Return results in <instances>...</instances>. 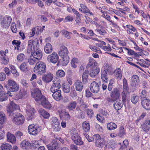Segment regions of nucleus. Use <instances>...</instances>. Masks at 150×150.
I'll list each match as a JSON object with an SVG mask.
<instances>
[{"label": "nucleus", "mask_w": 150, "mask_h": 150, "mask_svg": "<svg viewBox=\"0 0 150 150\" xmlns=\"http://www.w3.org/2000/svg\"><path fill=\"white\" fill-rule=\"evenodd\" d=\"M69 51L67 47L64 45H62L60 47L58 54L62 57V62L63 66L67 65L69 62V58L68 56Z\"/></svg>", "instance_id": "1"}, {"label": "nucleus", "mask_w": 150, "mask_h": 150, "mask_svg": "<svg viewBox=\"0 0 150 150\" xmlns=\"http://www.w3.org/2000/svg\"><path fill=\"white\" fill-rule=\"evenodd\" d=\"M9 115L11 116L12 122L15 124L19 125L23 123L25 120L24 117L21 113L15 112Z\"/></svg>", "instance_id": "2"}, {"label": "nucleus", "mask_w": 150, "mask_h": 150, "mask_svg": "<svg viewBox=\"0 0 150 150\" xmlns=\"http://www.w3.org/2000/svg\"><path fill=\"white\" fill-rule=\"evenodd\" d=\"M39 45L38 40L37 39L34 40H29L28 42L27 52L31 53L32 55L38 48L37 47Z\"/></svg>", "instance_id": "3"}, {"label": "nucleus", "mask_w": 150, "mask_h": 150, "mask_svg": "<svg viewBox=\"0 0 150 150\" xmlns=\"http://www.w3.org/2000/svg\"><path fill=\"white\" fill-rule=\"evenodd\" d=\"M46 66L42 62H37L34 69V71L37 74L42 75L46 72Z\"/></svg>", "instance_id": "4"}, {"label": "nucleus", "mask_w": 150, "mask_h": 150, "mask_svg": "<svg viewBox=\"0 0 150 150\" xmlns=\"http://www.w3.org/2000/svg\"><path fill=\"white\" fill-rule=\"evenodd\" d=\"M6 87L8 90L13 92L17 91L19 89V85L13 80L9 79L6 85Z\"/></svg>", "instance_id": "5"}, {"label": "nucleus", "mask_w": 150, "mask_h": 150, "mask_svg": "<svg viewBox=\"0 0 150 150\" xmlns=\"http://www.w3.org/2000/svg\"><path fill=\"white\" fill-rule=\"evenodd\" d=\"M41 127L37 124H32L28 127V132L30 134L35 135L40 131Z\"/></svg>", "instance_id": "6"}, {"label": "nucleus", "mask_w": 150, "mask_h": 150, "mask_svg": "<svg viewBox=\"0 0 150 150\" xmlns=\"http://www.w3.org/2000/svg\"><path fill=\"white\" fill-rule=\"evenodd\" d=\"M31 95L38 103L40 101L43 97H45L42 95L41 91L38 88H36L33 91L31 92Z\"/></svg>", "instance_id": "7"}, {"label": "nucleus", "mask_w": 150, "mask_h": 150, "mask_svg": "<svg viewBox=\"0 0 150 150\" xmlns=\"http://www.w3.org/2000/svg\"><path fill=\"white\" fill-rule=\"evenodd\" d=\"M61 82L60 79L57 78L53 81V83L50 88L51 92L57 91V90L60 91L59 89L61 87Z\"/></svg>", "instance_id": "8"}, {"label": "nucleus", "mask_w": 150, "mask_h": 150, "mask_svg": "<svg viewBox=\"0 0 150 150\" xmlns=\"http://www.w3.org/2000/svg\"><path fill=\"white\" fill-rule=\"evenodd\" d=\"M71 139L74 143L77 145H81L83 143L80 135L76 132L73 134Z\"/></svg>", "instance_id": "9"}, {"label": "nucleus", "mask_w": 150, "mask_h": 150, "mask_svg": "<svg viewBox=\"0 0 150 150\" xmlns=\"http://www.w3.org/2000/svg\"><path fill=\"white\" fill-rule=\"evenodd\" d=\"M35 110L34 108L29 105H28L26 108L27 117L28 120L32 119L34 117Z\"/></svg>", "instance_id": "10"}, {"label": "nucleus", "mask_w": 150, "mask_h": 150, "mask_svg": "<svg viewBox=\"0 0 150 150\" xmlns=\"http://www.w3.org/2000/svg\"><path fill=\"white\" fill-rule=\"evenodd\" d=\"M12 20L11 17L10 16H6L3 18L1 24V27L5 29L7 28L10 25Z\"/></svg>", "instance_id": "11"}, {"label": "nucleus", "mask_w": 150, "mask_h": 150, "mask_svg": "<svg viewBox=\"0 0 150 150\" xmlns=\"http://www.w3.org/2000/svg\"><path fill=\"white\" fill-rule=\"evenodd\" d=\"M18 108V106L13 101H11L10 105L7 107V111L9 115H12L15 113V110L17 109Z\"/></svg>", "instance_id": "12"}, {"label": "nucleus", "mask_w": 150, "mask_h": 150, "mask_svg": "<svg viewBox=\"0 0 150 150\" xmlns=\"http://www.w3.org/2000/svg\"><path fill=\"white\" fill-rule=\"evenodd\" d=\"M51 123L53 129L55 131L57 132L60 130V125L57 118L56 117H53L51 119Z\"/></svg>", "instance_id": "13"}, {"label": "nucleus", "mask_w": 150, "mask_h": 150, "mask_svg": "<svg viewBox=\"0 0 150 150\" xmlns=\"http://www.w3.org/2000/svg\"><path fill=\"white\" fill-rule=\"evenodd\" d=\"M95 138L96 146L98 147H103L105 145L106 142L104 139L101 138L100 135L98 134Z\"/></svg>", "instance_id": "14"}, {"label": "nucleus", "mask_w": 150, "mask_h": 150, "mask_svg": "<svg viewBox=\"0 0 150 150\" xmlns=\"http://www.w3.org/2000/svg\"><path fill=\"white\" fill-rule=\"evenodd\" d=\"M140 81L138 76L133 75L131 78V86L134 91L136 90L138 86Z\"/></svg>", "instance_id": "15"}, {"label": "nucleus", "mask_w": 150, "mask_h": 150, "mask_svg": "<svg viewBox=\"0 0 150 150\" xmlns=\"http://www.w3.org/2000/svg\"><path fill=\"white\" fill-rule=\"evenodd\" d=\"M89 88L91 92L95 93H98L100 90L99 84L95 81H93L91 83Z\"/></svg>", "instance_id": "16"}, {"label": "nucleus", "mask_w": 150, "mask_h": 150, "mask_svg": "<svg viewBox=\"0 0 150 150\" xmlns=\"http://www.w3.org/2000/svg\"><path fill=\"white\" fill-rule=\"evenodd\" d=\"M110 96L116 100H118L120 96V89L116 88H114L110 93Z\"/></svg>", "instance_id": "17"}, {"label": "nucleus", "mask_w": 150, "mask_h": 150, "mask_svg": "<svg viewBox=\"0 0 150 150\" xmlns=\"http://www.w3.org/2000/svg\"><path fill=\"white\" fill-rule=\"evenodd\" d=\"M48 150H57L59 148V143L57 139L53 140L52 142L47 145Z\"/></svg>", "instance_id": "18"}, {"label": "nucleus", "mask_w": 150, "mask_h": 150, "mask_svg": "<svg viewBox=\"0 0 150 150\" xmlns=\"http://www.w3.org/2000/svg\"><path fill=\"white\" fill-rule=\"evenodd\" d=\"M141 105L143 108L146 110H150V100L146 98H142Z\"/></svg>", "instance_id": "19"}, {"label": "nucleus", "mask_w": 150, "mask_h": 150, "mask_svg": "<svg viewBox=\"0 0 150 150\" xmlns=\"http://www.w3.org/2000/svg\"><path fill=\"white\" fill-rule=\"evenodd\" d=\"M0 59L1 63L4 65L7 64L9 62V59L3 50L0 51Z\"/></svg>", "instance_id": "20"}, {"label": "nucleus", "mask_w": 150, "mask_h": 150, "mask_svg": "<svg viewBox=\"0 0 150 150\" xmlns=\"http://www.w3.org/2000/svg\"><path fill=\"white\" fill-rule=\"evenodd\" d=\"M54 92H51L53 98L56 101H59L62 99L63 96L61 94V91H58Z\"/></svg>", "instance_id": "21"}, {"label": "nucleus", "mask_w": 150, "mask_h": 150, "mask_svg": "<svg viewBox=\"0 0 150 150\" xmlns=\"http://www.w3.org/2000/svg\"><path fill=\"white\" fill-rule=\"evenodd\" d=\"M59 57L58 54L55 52H53L47 57L48 60L53 63H56L57 62Z\"/></svg>", "instance_id": "22"}, {"label": "nucleus", "mask_w": 150, "mask_h": 150, "mask_svg": "<svg viewBox=\"0 0 150 150\" xmlns=\"http://www.w3.org/2000/svg\"><path fill=\"white\" fill-rule=\"evenodd\" d=\"M74 86L76 91L81 92L84 89V86L82 82L79 80H76L74 83Z\"/></svg>", "instance_id": "23"}, {"label": "nucleus", "mask_w": 150, "mask_h": 150, "mask_svg": "<svg viewBox=\"0 0 150 150\" xmlns=\"http://www.w3.org/2000/svg\"><path fill=\"white\" fill-rule=\"evenodd\" d=\"M31 55L36 59L40 60L42 57V52L41 50L37 48V50H35Z\"/></svg>", "instance_id": "24"}, {"label": "nucleus", "mask_w": 150, "mask_h": 150, "mask_svg": "<svg viewBox=\"0 0 150 150\" xmlns=\"http://www.w3.org/2000/svg\"><path fill=\"white\" fill-rule=\"evenodd\" d=\"M41 105L45 108L49 109L51 107V105L48 101L46 99L45 97L42 98L40 101Z\"/></svg>", "instance_id": "25"}, {"label": "nucleus", "mask_w": 150, "mask_h": 150, "mask_svg": "<svg viewBox=\"0 0 150 150\" xmlns=\"http://www.w3.org/2000/svg\"><path fill=\"white\" fill-rule=\"evenodd\" d=\"M80 5L81 8H82L83 10L82 12L83 13L87 15H88L89 14L91 16H93L94 15L93 13L91 12L90 10L85 4H81Z\"/></svg>", "instance_id": "26"}, {"label": "nucleus", "mask_w": 150, "mask_h": 150, "mask_svg": "<svg viewBox=\"0 0 150 150\" xmlns=\"http://www.w3.org/2000/svg\"><path fill=\"white\" fill-rule=\"evenodd\" d=\"M52 75L50 73H47L42 76V79L44 82L49 83L52 81Z\"/></svg>", "instance_id": "27"}, {"label": "nucleus", "mask_w": 150, "mask_h": 150, "mask_svg": "<svg viewBox=\"0 0 150 150\" xmlns=\"http://www.w3.org/2000/svg\"><path fill=\"white\" fill-rule=\"evenodd\" d=\"M7 139L8 142L12 144L15 143L16 141V139L15 136L10 132H8L6 135Z\"/></svg>", "instance_id": "28"}, {"label": "nucleus", "mask_w": 150, "mask_h": 150, "mask_svg": "<svg viewBox=\"0 0 150 150\" xmlns=\"http://www.w3.org/2000/svg\"><path fill=\"white\" fill-rule=\"evenodd\" d=\"M19 68L22 71L25 73L28 72L29 70L28 64L27 62H24L22 63L20 65Z\"/></svg>", "instance_id": "29"}, {"label": "nucleus", "mask_w": 150, "mask_h": 150, "mask_svg": "<svg viewBox=\"0 0 150 150\" xmlns=\"http://www.w3.org/2000/svg\"><path fill=\"white\" fill-rule=\"evenodd\" d=\"M100 71V69L98 67H96L90 70L89 75L92 77H94L97 75Z\"/></svg>", "instance_id": "30"}, {"label": "nucleus", "mask_w": 150, "mask_h": 150, "mask_svg": "<svg viewBox=\"0 0 150 150\" xmlns=\"http://www.w3.org/2000/svg\"><path fill=\"white\" fill-rule=\"evenodd\" d=\"M38 111L40 115L45 119L48 118L50 116L49 113L44 109H40Z\"/></svg>", "instance_id": "31"}, {"label": "nucleus", "mask_w": 150, "mask_h": 150, "mask_svg": "<svg viewBox=\"0 0 150 150\" xmlns=\"http://www.w3.org/2000/svg\"><path fill=\"white\" fill-rule=\"evenodd\" d=\"M77 105V103L75 101H71L70 102L68 105L66 107L67 109H68L69 111L73 110L76 107Z\"/></svg>", "instance_id": "32"}, {"label": "nucleus", "mask_w": 150, "mask_h": 150, "mask_svg": "<svg viewBox=\"0 0 150 150\" xmlns=\"http://www.w3.org/2000/svg\"><path fill=\"white\" fill-rule=\"evenodd\" d=\"M44 50L47 54L51 52L52 51V47L51 44L49 43H47L45 46Z\"/></svg>", "instance_id": "33"}, {"label": "nucleus", "mask_w": 150, "mask_h": 150, "mask_svg": "<svg viewBox=\"0 0 150 150\" xmlns=\"http://www.w3.org/2000/svg\"><path fill=\"white\" fill-rule=\"evenodd\" d=\"M41 30H42L41 26H38L33 28L32 30V33L31 34L32 36H34L35 34L36 35H38L41 33Z\"/></svg>", "instance_id": "34"}, {"label": "nucleus", "mask_w": 150, "mask_h": 150, "mask_svg": "<svg viewBox=\"0 0 150 150\" xmlns=\"http://www.w3.org/2000/svg\"><path fill=\"white\" fill-rule=\"evenodd\" d=\"M114 73L115 76L117 77V78L118 80L121 79L122 77V74L120 69L118 68L116 69Z\"/></svg>", "instance_id": "35"}, {"label": "nucleus", "mask_w": 150, "mask_h": 150, "mask_svg": "<svg viewBox=\"0 0 150 150\" xmlns=\"http://www.w3.org/2000/svg\"><path fill=\"white\" fill-rule=\"evenodd\" d=\"M102 71H105L106 73H108L109 75L112 74L113 73L111 66L108 64L105 65L104 67V69Z\"/></svg>", "instance_id": "36"}, {"label": "nucleus", "mask_w": 150, "mask_h": 150, "mask_svg": "<svg viewBox=\"0 0 150 150\" xmlns=\"http://www.w3.org/2000/svg\"><path fill=\"white\" fill-rule=\"evenodd\" d=\"M101 77L102 80L105 82L106 83H107L108 81V73H106L105 71H102L101 72Z\"/></svg>", "instance_id": "37"}, {"label": "nucleus", "mask_w": 150, "mask_h": 150, "mask_svg": "<svg viewBox=\"0 0 150 150\" xmlns=\"http://www.w3.org/2000/svg\"><path fill=\"white\" fill-rule=\"evenodd\" d=\"M139 96L135 94H133L131 95L130 100L134 104H136L138 101Z\"/></svg>", "instance_id": "38"}, {"label": "nucleus", "mask_w": 150, "mask_h": 150, "mask_svg": "<svg viewBox=\"0 0 150 150\" xmlns=\"http://www.w3.org/2000/svg\"><path fill=\"white\" fill-rule=\"evenodd\" d=\"M141 126L143 129L146 132H147L150 128V125L147 121L142 124Z\"/></svg>", "instance_id": "39"}, {"label": "nucleus", "mask_w": 150, "mask_h": 150, "mask_svg": "<svg viewBox=\"0 0 150 150\" xmlns=\"http://www.w3.org/2000/svg\"><path fill=\"white\" fill-rule=\"evenodd\" d=\"M126 134V131L124 127L122 126H121L119 128V132L118 134V135L120 137H123Z\"/></svg>", "instance_id": "40"}, {"label": "nucleus", "mask_w": 150, "mask_h": 150, "mask_svg": "<svg viewBox=\"0 0 150 150\" xmlns=\"http://www.w3.org/2000/svg\"><path fill=\"white\" fill-rule=\"evenodd\" d=\"M89 71L87 70H85L82 76V81L85 83L87 82V79L88 77Z\"/></svg>", "instance_id": "41"}, {"label": "nucleus", "mask_w": 150, "mask_h": 150, "mask_svg": "<svg viewBox=\"0 0 150 150\" xmlns=\"http://www.w3.org/2000/svg\"><path fill=\"white\" fill-rule=\"evenodd\" d=\"M30 144L31 143H30V142L27 140H24L23 141V142L21 143V146L23 149H26L29 146H31Z\"/></svg>", "instance_id": "42"}, {"label": "nucleus", "mask_w": 150, "mask_h": 150, "mask_svg": "<svg viewBox=\"0 0 150 150\" xmlns=\"http://www.w3.org/2000/svg\"><path fill=\"white\" fill-rule=\"evenodd\" d=\"M1 148L2 150H10L12 148V146L10 144L5 143L2 144Z\"/></svg>", "instance_id": "43"}, {"label": "nucleus", "mask_w": 150, "mask_h": 150, "mask_svg": "<svg viewBox=\"0 0 150 150\" xmlns=\"http://www.w3.org/2000/svg\"><path fill=\"white\" fill-rule=\"evenodd\" d=\"M107 127L109 130H113L117 128V125L114 123L110 122L107 124Z\"/></svg>", "instance_id": "44"}, {"label": "nucleus", "mask_w": 150, "mask_h": 150, "mask_svg": "<svg viewBox=\"0 0 150 150\" xmlns=\"http://www.w3.org/2000/svg\"><path fill=\"white\" fill-rule=\"evenodd\" d=\"M123 104L119 102H117L113 104V107L116 110H119L122 107Z\"/></svg>", "instance_id": "45"}, {"label": "nucleus", "mask_w": 150, "mask_h": 150, "mask_svg": "<svg viewBox=\"0 0 150 150\" xmlns=\"http://www.w3.org/2000/svg\"><path fill=\"white\" fill-rule=\"evenodd\" d=\"M78 64V60L77 58H74L72 59L71 64V67L74 68H76Z\"/></svg>", "instance_id": "46"}, {"label": "nucleus", "mask_w": 150, "mask_h": 150, "mask_svg": "<svg viewBox=\"0 0 150 150\" xmlns=\"http://www.w3.org/2000/svg\"><path fill=\"white\" fill-rule=\"evenodd\" d=\"M6 117L2 112H0V124H3L6 120Z\"/></svg>", "instance_id": "47"}, {"label": "nucleus", "mask_w": 150, "mask_h": 150, "mask_svg": "<svg viewBox=\"0 0 150 150\" xmlns=\"http://www.w3.org/2000/svg\"><path fill=\"white\" fill-rule=\"evenodd\" d=\"M83 112L82 110L78 111H76L75 112L76 117L78 118L80 117L83 119L84 118V116L83 115Z\"/></svg>", "instance_id": "48"}, {"label": "nucleus", "mask_w": 150, "mask_h": 150, "mask_svg": "<svg viewBox=\"0 0 150 150\" xmlns=\"http://www.w3.org/2000/svg\"><path fill=\"white\" fill-rule=\"evenodd\" d=\"M26 92L22 89L21 90L18 94V98L20 99H23L26 96Z\"/></svg>", "instance_id": "49"}, {"label": "nucleus", "mask_w": 150, "mask_h": 150, "mask_svg": "<svg viewBox=\"0 0 150 150\" xmlns=\"http://www.w3.org/2000/svg\"><path fill=\"white\" fill-rule=\"evenodd\" d=\"M82 126L85 132H87L90 130V127L89 123H87L86 122H84L82 124Z\"/></svg>", "instance_id": "50"}, {"label": "nucleus", "mask_w": 150, "mask_h": 150, "mask_svg": "<svg viewBox=\"0 0 150 150\" xmlns=\"http://www.w3.org/2000/svg\"><path fill=\"white\" fill-rule=\"evenodd\" d=\"M127 93L124 91H123L121 93L122 102L123 104L125 105H126V100H127Z\"/></svg>", "instance_id": "51"}, {"label": "nucleus", "mask_w": 150, "mask_h": 150, "mask_svg": "<svg viewBox=\"0 0 150 150\" xmlns=\"http://www.w3.org/2000/svg\"><path fill=\"white\" fill-rule=\"evenodd\" d=\"M62 32L64 37L68 39H70V34H72L71 33L65 30H63Z\"/></svg>", "instance_id": "52"}, {"label": "nucleus", "mask_w": 150, "mask_h": 150, "mask_svg": "<svg viewBox=\"0 0 150 150\" xmlns=\"http://www.w3.org/2000/svg\"><path fill=\"white\" fill-rule=\"evenodd\" d=\"M57 76L59 77H62L64 76L65 73L62 70H59L56 72Z\"/></svg>", "instance_id": "53"}, {"label": "nucleus", "mask_w": 150, "mask_h": 150, "mask_svg": "<svg viewBox=\"0 0 150 150\" xmlns=\"http://www.w3.org/2000/svg\"><path fill=\"white\" fill-rule=\"evenodd\" d=\"M63 91L65 93H67L70 91V87L69 84H64L63 86Z\"/></svg>", "instance_id": "54"}, {"label": "nucleus", "mask_w": 150, "mask_h": 150, "mask_svg": "<svg viewBox=\"0 0 150 150\" xmlns=\"http://www.w3.org/2000/svg\"><path fill=\"white\" fill-rule=\"evenodd\" d=\"M123 89L124 90L127 91L129 89L127 81L125 78H124L123 80Z\"/></svg>", "instance_id": "55"}, {"label": "nucleus", "mask_w": 150, "mask_h": 150, "mask_svg": "<svg viewBox=\"0 0 150 150\" xmlns=\"http://www.w3.org/2000/svg\"><path fill=\"white\" fill-rule=\"evenodd\" d=\"M25 57V55L23 53H21L18 54L17 57V59L19 62H22Z\"/></svg>", "instance_id": "56"}, {"label": "nucleus", "mask_w": 150, "mask_h": 150, "mask_svg": "<svg viewBox=\"0 0 150 150\" xmlns=\"http://www.w3.org/2000/svg\"><path fill=\"white\" fill-rule=\"evenodd\" d=\"M8 97L6 94L3 93H0V101L2 102L6 100Z\"/></svg>", "instance_id": "57"}, {"label": "nucleus", "mask_w": 150, "mask_h": 150, "mask_svg": "<svg viewBox=\"0 0 150 150\" xmlns=\"http://www.w3.org/2000/svg\"><path fill=\"white\" fill-rule=\"evenodd\" d=\"M15 135L16 137L18 139H21L23 138V133L20 131H17L15 133Z\"/></svg>", "instance_id": "58"}, {"label": "nucleus", "mask_w": 150, "mask_h": 150, "mask_svg": "<svg viewBox=\"0 0 150 150\" xmlns=\"http://www.w3.org/2000/svg\"><path fill=\"white\" fill-rule=\"evenodd\" d=\"M86 112L87 114L90 118H91L93 115V111L91 109H88L86 110Z\"/></svg>", "instance_id": "59"}, {"label": "nucleus", "mask_w": 150, "mask_h": 150, "mask_svg": "<svg viewBox=\"0 0 150 150\" xmlns=\"http://www.w3.org/2000/svg\"><path fill=\"white\" fill-rule=\"evenodd\" d=\"M74 20V18L73 17L71 16H67L65 18L64 20V22H72Z\"/></svg>", "instance_id": "60"}, {"label": "nucleus", "mask_w": 150, "mask_h": 150, "mask_svg": "<svg viewBox=\"0 0 150 150\" xmlns=\"http://www.w3.org/2000/svg\"><path fill=\"white\" fill-rule=\"evenodd\" d=\"M11 30L12 32L16 33L17 31L16 25L15 23H13L12 24L11 26Z\"/></svg>", "instance_id": "61"}, {"label": "nucleus", "mask_w": 150, "mask_h": 150, "mask_svg": "<svg viewBox=\"0 0 150 150\" xmlns=\"http://www.w3.org/2000/svg\"><path fill=\"white\" fill-rule=\"evenodd\" d=\"M96 31L99 33V34L101 35H104L105 34L107 33L106 31L104 29H100L97 28L96 29Z\"/></svg>", "instance_id": "62"}, {"label": "nucleus", "mask_w": 150, "mask_h": 150, "mask_svg": "<svg viewBox=\"0 0 150 150\" xmlns=\"http://www.w3.org/2000/svg\"><path fill=\"white\" fill-rule=\"evenodd\" d=\"M28 62L31 65H33L36 62V59L33 58H32L31 56L28 59Z\"/></svg>", "instance_id": "63"}, {"label": "nucleus", "mask_w": 150, "mask_h": 150, "mask_svg": "<svg viewBox=\"0 0 150 150\" xmlns=\"http://www.w3.org/2000/svg\"><path fill=\"white\" fill-rule=\"evenodd\" d=\"M100 112L104 116H107L108 115V110L105 108L102 109Z\"/></svg>", "instance_id": "64"}]
</instances>
